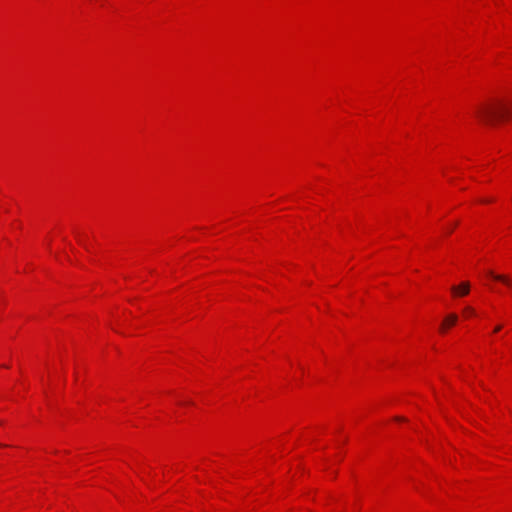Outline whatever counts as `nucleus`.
Listing matches in <instances>:
<instances>
[{"mask_svg":"<svg viewBox=\"0 0 512 512\" xmlns=\"http://www.w3.org/2000/svg\"><path fill=\"white\" fill-rule=\"evenodd\" d=\"M508 113V109L499 103H486L479 106L476 110L477 118L485 123H492L496 119L502 118Z\"/></svg>","mask_w":512,"mask_h":512,"instance_id":"f257e3e1","label":"nucleus"},{"mask_svg":"<svg viewBox=\"0 0 512 512\" xmlns=\"http://www.w3.org/2000/svg\"><path fill=\"white\" fill-rule=\"evenodd\" d=\"M452 292L455 295H467L470 291V286L468 282L462 283L460 286H453L451 288Z\"/></svg>","mask_w":512,"mask_h":512,"instance_id":"f03ea898","label":"nucleus"},{"mask_svg":"<svg viewBox=\"0 0 512 512\" xmlns=\"http://www.w3.org/2000/svg\"><path fill=\"white\" fill-rule=\"evenodd\" d=\"M489 275L497 281L502 282L503 284L507 285L508 287L512 288V280L506 276L501 274H494L492 271H489Z\"/></svg>","mask_w":512,"mask_h":512,"instance_id":"7ed1b4c3","label":"nucleus"},{"mask_svg":"<svg viewBox=\"0 0 512 512\" xmlns=\"http://www.w3.org/2000/svg\"><path fill=\"white\" fill-rule=\"evenodd\" d=\"M457 319H458V317H457V315H456V314H450V315H448V316L444 319V321H443V323H442V325H441V331H444V329H445L447 326H452V325H454V324L457 322Z\"/></svg>","mask_w":512,"mask_h":512,"instance_id":"20e7f679","label":"nucleus"},{"mask_svg":"<svg viewBox=\"0 0 512 512\" xmlns=\"http://www.w3.org/2000/svg\"><path fill=\"white\" fill-rule=\"evenodd\" d=\"M464 312L466 314H468V315H474L475 314V310L472 307H469V306L464 309Z\"/></svg>","mask_w":512,"mask_h":512,"instance_id":"39448f33","label":"nucleus"},{"mask_svg":"<svg viewBox=\"0 0 512 512\" xmlns=\"http://www.w3.org/2000/svg\"><path fill=\"white\" fill-rule=\"evenodd\" d=\"M502 329V325H497L494 329V332H498Z\"/></svg>","mask_w":512,"mask_h":512,"instance_id":"423d86ee","label":"nucleus"},{"mask_svg":"<svg viewBox=\"0 0 512 512\" xmlns=\"http://www.w3.org/2000/svg\"><path fill=\"white\" fill-rule=\"evenodd\" d=\"M492 200L491 199H484L482 200L483 203H488V202H491Z\"/></svg>","mask_w":512,"mask_h":512,"instance_id":"0eeeda50","label":"nucleus"},{"mask_svg":"<svg viewBox=\"0 0 512 512\" xmlns=\"http://www.w3.org/2000/svg\"><path fill=\"white\" fill-rule=\"evenodd\" d=\"M396 420L404 421V419H403V418H400V417H396Z\"/></svg>","mask_w":512,"mask_h":512,"instance_id":"6e6552de","label":"nucleus"}]
</instances>
